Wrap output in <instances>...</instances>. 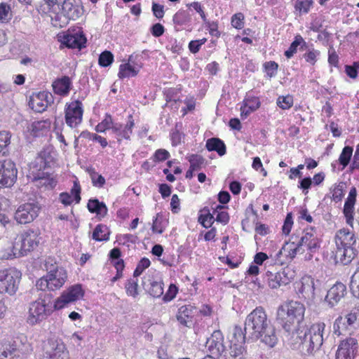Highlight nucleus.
<instances>
[{
    "instance_id": "f257e3e1",
    "label": "nucleus",
    "mask_w": 359,
    "mask_h": 359,
    "mask_svg": "<svg viewBox=\"0 0 359 359\" xmlns=\"http://www.w3.org/2000/svg\"><path fill=\"white\" fill-rule=\"evenodd\" d=\"M305 311L304 305L299 302H286L278 308L276 321L287 332L296 330L297 348L304 354L311 355L323 344L325 324L318 322L304 330L296 329L304 320Z\"/></svg>"
},
{
    "instance_id": "f03ea898",
    "label": "nucleus",
    "mask_w": 359,
    "mask_h": 359,
    "mask_svg": "<svg viewBox=\"0 0 359 359\" xmlns=\"http://www.w3.org/2000/svg\"><path fill=\"white\" fill-rule=\"evenodd\" d=\"M245 325V332H248L252 339H261L270 347H273L277 344L276 329L268 320L262 306L256 307L248 315Z\"/></svg>"
},
{
    "instance_id": "7ed1b4c3",
    "label": "nucleus",
    "mask_w": 359,
    "mask_h": 359,
    "mask_svg": "<svg viewBox=\"0 0 359 359\" xmlns=\"http://www.w3.org/2000/svg\"><path fill=\"white\" fill-rule=\"evenodd\" d=\"M40 240L39 231L33 229L24 230L17 234L11 247L0 252V257L2 259H12L26 256L38 248Z\"/></svg>"
},
{
    "instance_id": "20e7f679",
    "label": "nucleus",
    "mask_w": 359,
    "mask_h": 359,
    "mask_svg": "<svg viewBox=\"0 0 359 359\" xmlns=\"http://www.w3.org/2000/svg\"><path fill=\"white\" fill-rule=\"evenodd\" d=\"M320 247V240L316 235L314 227H306L302 232L301 237L296 234L291 236V242L286 243L283 248L285 252H288V256L294 257L297 254L306 252L308 259H311Z\"/></svg>"
},
{
    "instance_id": "39448f33",
    "label": "nucleus",
    "mask_w": 359,
    "mask_h": 359,
    "mask_svg": "<svg viewBox=\"0 0 359 359\" xmlns=\"http://www.w3.org/2000/svg\"><path fill=\"white\" fill-rule=\"evenodd\" d=\"M356 239L353 231L347 229L339 230L335 236L337 249L334 253L335 259L344 265L351 262L356 255L353 248Z\"/></svg>"
},
{
    "instance_id": "423d86ee",
    "label": "nucleus",
    "mask_w": 359,
    "mask_h": 359,
    "mask_svg": "<svg viewBox=\"0 0 359 359\" xmlns=\"http://www.w3.org/2000/svg\"><path fill=\"white\" fill-rule=\"evenodd\" d=\"M47 273L40 278L36 286L41 291H56L60 290L67 280V270L62 266L46 264Z\"/></svg>"
},
{
    "instance_id": "0eeeda50",
    "label": "nucleus",
    "mask_w": 359,
    "mask_h": 359,
    "mask_svg": "<svg viewBox=\"0 0 359 359\" xmlns=\"http://www.w3.org/2000/svg\"><path fill=\"white\" fill-rule=\"evenodd\" d=\"M55 310V302H47L45 299H38L29 305L26 321L29 325H36L45 320Z\"/></svg>"
},
{
    "instance_id": "6e6552de",
    "label": "nucleus",
    "mask_w": 359,
    "mask_h": 359,
    "mask_svg": "<svg viewBox=\"0 0 359 359\" xmlns=\"http://www.w3.org/2000/svg\"><path fill=\"white\" fill-rule=\"evenodd\" d=\"M21 278L22 273L15 267L0 269V294L15 295Z\"/></svg>"
},
{
    "instance_id": "1a4fd4ad",
    "label": "nucleus",
    "mask_w": 359,
    "mask_h": 359,
    "mask_svg": "<svg viewBox=\"0 0 359 359\" xmlns=\"http://www.w3.org/2000/svg\"><path fill=\"white\" fill-rule=\"evenodd\" d=\"M64 113L67 126L72 129L77 128L83 121L84 109L82 102L76 100L67 102Z\"/></svg>"
},
{
    "instance_id": "9d476101",
    "label": "nucleus",
    "mask_w": 359,
    "mask_h": 359,
    "mask_svg": "<svg viewBox=\"0 0 359 359\" xmlns=\"http://www.w3.org/2000/svg\"><path fill=\"white\" fill-rule=\"evenodd\" d=\"M57 40L61 44L68 48L81 50L86 47L87 39L83 32L68 29L67 32L57 35Z\"/></svg>"
},
{
    "instance_id": "9b49d317",
    "label": "nucleus",
    "mask_w": 359,
    "mask_h": 359,
    "mask_svg": "<svg viewBox=\"0 0 359 359\" xmlns=\"http://www.w3.org/2000/svg\"><path fill=\"white\" fill-rule=\"evenodd\" d=\"M53 95L48 91L32 93L28 99V106L36 113H43L53 103Z\"/></svg>"
},
{
    "instance_id": "f8f14e48",
    "label": "nucleus",
    "mask_w": 359,
    "mask_h": 359,
    "mask_svg": "<svg viewBox=\"0 0 359 359\" xmlns=\"http://www.w3.org/2000/svg\"><path fill=\"white\" fill-rule=\"evenodd\" d=\"M85 291L81 284H75L69 287L65 290L60 297L55 299V308L62 309L72 302H76L82 299L84 296Z\"/></svg>"
},
{
    "instance_id": "ddd939ff",
    "label": "nucleus",
    "mask_w": 359,
    "mask_h": 359,
    "mask_svg": "<svg viewBox=\"0 0 359 359\" xmlns=\"http://www.w3.org/2000/svg\"><path fill=\"white\" fill-rule=\"evenodd\" d=\"M18 170L9 159L0 161V188L11 187L17 180Z\"/></svg>"
},
{
    "instance_id": "4468645a",
    "label": "nucleus",
    "mask_w": 359,
    "mask_h": 359,
    "mask_svg": "<svg viewBox=\"0 0 359 359\" xmlns=\"http://www.w3.org/2000/svg\"><path fill=\"white\" fill-rule=\"evenodd\" d=\"M40 208L35 203H27L18 207L14 218L17 223L27 224L32 222L39 215Z\"/></svg>"
},
{
    "instance_id": "2eb2a0df",
    "label": "nucleus",
    "mask_w": 359,
    "mask_h": 359,
    "mask_svg": "<svg viewBox=\"0 0 359 359\" xmlns=\"http://www.w3.org/2000/svg\"><path fill=\"white\" fill-rule=\"evenodd\" d=\"M358 348V341L353 337L342 340L336 352V359H355Z\"/></svg>"
},
{
    "instance_id": "dca6fc26",
    "label": "nucleus",
    "mask_w": 359,
    "mask_h": 359,
    "mask_svg": "<svg viewBox=\"0 0 359 359\" xmlns=\"http://www.w3.org/2000/svg\"><path fill=\"white\" fill-rule=\"evenodd\" d=\"M198 309L196 306L187 304L178 308L175 317L182 326L189 328L194 325Z\"/></svg>"
},
{
    "instance_id": "f3484780",
    "label": "nucleus",
    "mask_w": 359,
    "mask_h": 359,
    "mask_svg": "<svg viewBox=\"0 0 359 359\" xmlns=\"http://www.w3.org/2000/svg\"><path fill=\"white\" fill-rule=\"evenodd\" d=\"M43 355L49 359H64L66 355V348L62 342L49 339L43 343Z\"/></svg>"
},
{
    "instance_id": "a211bd4d",
    "label": "nucleus",
    "mask_w": 359,
    "mask_h": 359,
    "mask_svg": "<svg viewBox=\"0 0 359 359\" xmlns=\"http://www.w3.org/2000/svg\"><path fill=\"white\" fill-rule=\"evenodd\" d=\"M224 335L220 330H215L206 341V347L210 353L209 356L214 358L219 357L225 351Z\"/></svg>"
},
{
    "instance_id": "6ab92c4d",
    "label": "nucleus",
    "mask_w": 359,
    "mask_h": 359,
    "mask_svg": "<svg viewBox=\"0 0 359 359\" xmlns=\"http://www.w3.org/2000/svg\"><path fill=\"white\" fill-rule=\"evenodd\" d=\"M289 269H284L275 273L266 271V276L268 286L271 289H277L281 285H287L292 278L291 276H289Z\"/></svg>"
},
{
    "instance_id": "aec40b11",
    "label": "nucleus",
    "mask_w": 359,
    "mask_h": 359,
    "mask_svg": "<svg viewBox=\"0 0 359 359\" xmlns=\"http://www.w3.org/2000/svg\"><path fill=\"white\" fill-rule=\"evenodd\" d=\"M134 127L135 120L132 114L128 116V121L125 126H123L121 123H115L112 128V132L115 134L117 142H121L123 140H130Z\"/></svg>"
},
{
    "instance_id": "412c9836",
    "label": "nucleus",
    "mask_w": 359,
    "mask_h": 359,
    "mask_svg": "<svg viewBox=\"0 0 359 359\" xmlns=\"http://www.w3.org/2000/svg\"><path fill=\"white\" fill-rule=\"evenodd\" d=\"M61 6L60 10L63 15L72 20L79 19L82 13L80 6L76 4V0H61L55 6Z\"/></svg>"
},
{
    "instance_id": "4be33fe9",
    "label": "nucleus",
    "mask_w": 359,
    "mask_h": 359,
    "mask_svg": "<svg viewBox=\"0 0 359 359\" xmlns=\"http://www.w3.org/2000/svg\"><path fill=\"white\" fill-rule=\"evenodd\" d=\"M81 187L76 179L73 182V187L70 189V193L65 191L59 194V201L65 206L72 205L74 201L76 204L79 203L81 200Z\"/></svg>"
},
{
    "instance_id": "5701e85b",
    "label": "nucleus",
    "mask_w": 359,
    "mask_h": 359,
    "mask_svg": "<svg viewBox=\"0 0 359 359\" xmlns=\"http://www.w3.org/2000/svg\"><path fill=\"white\" fill-rule=\"evenodd\" d=\"M294 289L298 294L304 298H310L314 295V280L311 276H304L294 284Z\"/></svg>"
},
{
    "instance_id": "b1692460",
    "label": "nucleus",
    "mask_w": 359,
    "mask_h": 359,
    "mask_svg": "<svg viewBox=\"0 0 359 359\" xmlns=\"http://www.w3.org/2000/svg\"><path fill=\"white\" fill-rule=\"evenodd\" d=\"M261 106V102L259 97L252 95L248 93L241 105V116L247 118L252 112L257 111Z\"/></svg>"
},
{
    "instance_id": "393cba45",
    "label": "nucleus",
    "mask_w": 359,
    "mask_h": 359,
    "mask_svg": "<svg viewBox=\"0 0 359 359\" xmlns=\"http://www.w3.org/2000/svg\"><path fill=\"white\" fill-rule=\"evenodd\" d=\"M142 285L153 297H160L163 294V282L155 280L151 275H146L142 278Z\"/></svg>"
},
{
    "instance_id": "a878e982",
    "label": "nucleus",
    "mask_w": 359,
    "mask_h": 359,
    "mask_svg": "<svg viewBox=\"0 0 359 359\" xmlns=\"http://www.w3.org/2000/svg\"><path fill=\"white\" fill-rule=\"evenodd\" d=\"M346 294V286L341 282H337L327 291L325 297L326 300L330 304H335L339 302Z\"/></svg>"
},
{
    "instance_id": "bb28decb",
    "label": "nucleus",
    "mask_w": 359,
    "mask_h": 359,
    "mask_svg": "<svg viewBox=\"0 0 359 359\" xmlns=\"http://www.w3.org/2000/svg\"><path fill=\"white\" fill-rule=\"evenodd\" d=\"M72 81L68 76L56 79L52 84L53 92L60 96L68 95L72 88Z\"/></svg>"
},
{
    "instance_id": "cd10ccee",
    "label": "nucleus",
    "mask_w": 359,
    "mask_h": 359,
    "mask_svg": "<svg viewBox=\"0 0 359 359\" xmlns=\"http://www.w3.org/2000/svg\"><path fill=\"white\" fill-rule=\"evenodd\" d=\"M87 208L90 213L95 214L97 220L101 221L108 213L106 204L97 198H90L87 203Z\"/></svg>"
},
{
    "instance_id": "c85d7f7f",
    "label": "nucleus",
    "mask_w": 359,
    "mask_h": 359,
    "mask_svg": "<svg viewBox=\"0 0 359 359\" xmlns=\"http://www.w3.org/2000/svg\"><path fill=\"white\" fill-rule=\"evenodd\" d=\"M13 0H0V24H8L13 18Z\"/></svg>"
},
{
    "instance_id": "c756f323",
    "label": "nucleus",
    "mask_w": 359,
    "mask_h": 359,
    "mask_svg": "<svg viewBox=\"0 0 359 359\" xmlns=\"http://www.w3.org/2000/svg\"><path fill=\"white\" fill-rule=\"evenodd\" d=\"M247 351L243 344H234V340H230L229 350L225 353L226 359H245Z\"/></svg>"
},
{
    "instance_id": "7c9ffc66",
    "label": "nucleus",
    "mask_w": 359,
    "mask_h": 359,
    "mask_svg": "<svg viewBox=\"0 0 359 359\" xmlns=\"http://www.w3.org/2000/svg\"><path fill=\"white\" fill-rule=\"evenodd\" d=\"M50 127L51 121L47 118L32 122L29 130L33 136L39 137L46 134L50 130Z\"/></svg>"
},
{
    "instance_id": "2f4dec72",
    "label": "nucleus",
    "mask_w": 359,
    "mask_h": 359,
    "mask_svg": "<svg viewBox=\"0 0 359 359\" xmlns=\"http://www.w3.org/2000/svg\"><path fill=\"white\" fill-rule=\"evenodd\" d=\"M205 148L209 151H216L220 156H224L226 152L224 142L218 137L208 139L205 143Z\"/></svg>"
},
{
    "instance_id": "473e14b6",
    "label": "nucleus",
    "mask_w": 359,
    "mask_h": 359,
    "mask_svg": "<svg viewBox=\"0 0 359 359\" xmlns=\"http://www.w3.org/2000/svg\"><path fill=\"white\" fill-rule=\"evenodd\" d=\"M110 230L107 225L103 224H99L95 227L93 233L92 239L101 242L107 241L109 240Z\"/></svg>"
},
{
    "instance_id": "72a5a7b5",
    "label": "nucleus",
    "mask_w": 359,
    "mask_h": 359,
    "mask_svg": "<svg viewBox=\"0 0 359 359\" xmlns=\"http://www.w3.org/2000/svg\"><path fill=\"white\" fill-rule=\"evenodd\" d=\"M139 69L132 66L129 62L120 65L118 76L120 79L136 76Z\"/></svg>"
},
{
    "instance_id": "f704fd0d",
    "label": "nucleus",
    "mask_w": 359,
    "mask_h": 359,
    "mask_svg": "<svg viewBox=\"0 0 359 359\" xmlns=\"http://www.w3.org/2000/svg\"><path fill=\"white\" fill-rule=\"evenodd\" d=\"M86 171L89 175L93 187L97 188H102L104 187L106 182L105 179L102 175L99 174L96 171L95 168L92 166L88 167L86 169Z\"/></svg>"
},
{
    "instance_id": "c9c22d12",
    "label": "nucleus",
    "mask_w": 359,
    "mask_h": 359,
    "mask_svg": "<svg viewBox=\"0 0 359 359\" xmlns=\"http://www.w3.org/2000/svg\"><path fill=\"white\" fill-rule=\"evenodd\" d=\"M198 222L203 227L206 229L211 227V226L213 224L215 218L213 215L210 212V210L208 207H205L200 210Z\"/></svg>"
},
{
    "instance_id": "e433bc0d",
    "label": "nucleus",
    "mask_w": 359,
    "mask_h": 359,
    "mask_svg": "<svg viewBox=\"0 0 359 359\" xmlns=\"http://www.w3.org/2000/svg\"><path fill=\"white\" fill-rule=\"evenodd\" d=\"M34 178L41 180V184L48 189H54L57 184V177L53 174L42 172L35 176Z\"/></svg>"
},
{
    "instance_id": "4c0bfd02",
    "label": "nucleus",
    "mask_w": 359,
    "mask_h": 359,
    "mask_svg": "<svg viewBox=\"0 0 359 359\" xmlns=\"http://www.w3.org/2000/svg\"><path fill=\"white\" fill-rule=\"evenodd\" d=\"M353 151V148L351 146H346L343 148L338 158L339 163L342 166L341 170L345 169L350 163Z\"/></svg>"
},
{
    "instance_id": "58836bf2",
    "label": "nucleus",
    "mask_w": 359,
    "mask_h": 359,
    "mask_svg": "<svg viewBox=\"0 0 359 359\" xmlns=\"http://www.w3.org/2000/svg\"><path fill=\"white\" fill-rule=\"evenodd\" d=\"M168 221H166L162 213H157L154 219L153 220L151 229L154 233H162L166 227Z\"/></svg>"
},
{
    "instance_id": "ea45409f",
    "label": "nucleus",
    "mask_w": 359,
    "mask_h": 359,
    "mask_svg": "<svg viewBox=\"0 0 359 359\" xmlns=\"http://www.w3.org/2000/svg\"><path fill=\"white\" fill-rule=\"evenodd\" d=\"M189 162V168L195 171L200 170L205 164V158L199 154H191L187 158Z\"/></svg>"
},
{
    "instance_id": "a19ab883",
    "label": "nucleus",
    "mask_w": 359,
    "mask_h": 359,
    "mask_svg": "<svg viewBox=\"0 0 359 359\" xmlns=\"http://www.w3.org/2000/svg\"><path fill=\"white\" fill-rule=\"evenodd\" d=\"M172 20L175 25L182 26L190 22L191 17L187 11L180 10L173 15Z\"/></svg>"
},
{
    "instance_id": "79ce46f5",
    "label": "nucleus",
    "mask_w": 359,
    "mask_h": 359,
    "mask_svg": "<svg viewBox=\"0 0 359 359\" xmlns=\"http://www.w3.org/2000/svg\"><path fill=\"white\" fill-rule=\"evenodd\" d=\"M113 118L109 114H106L104 119L95 126L97 133H104L106 130L111 129L114 127Z\"/></svg>"
},
{
    "instance_id": "37998d69",
    "label": "nucleus",
    "mask_w": 359,
    "mask_h": 359,
    "mask_svg": "<svg viewBox=\"0 0 359 359\" xmlns=\"http://www.w3.org/2000/svg\"><path fill=\"white\" fill-rule=\"evenodd\" d=\"M138 280L137 279L130 278L127 280L125 285L126 292L128 296L137 297L139 294L138 292Z\"/></svg>"
},
{
    "instance_id": "c03bdc74",
    "label": "nucleus",
    "mask_w": 359,
    "mask_h": 359,
    "mask_svg": "<svg viewBox=\"0 0 359 359\" xmlns=\"http://www.w3.org/2000/svg\"><path fill=\"white\" fill-rule=\"evenodd\" d=\"M276 104L283 110L290 109L294 104V97L290 94L280 95L277 98Z\"/></svg>"
},
{
    "instance_id": "a18cd8bd",
    "label": "nucleus",
    "mask_w": 359,
    "mask_h": 359,
    "mask_svg": "<svg viewBox=\"0 0 359 359\" xmlns=\"http://www.w3.org/2000/svg\"><path fill=\"white\" fill-rule=\"evenodd\" d=\"M32 165L33 168H35L39 171L46 168L48 165V161L46 158V152L41 151L39 153L34 161L32 163Z\"/></svg>"
},
{
    "instance_id": "49530a36",
    "label": "nucleus",
    "mask_w": 359,
    "mask_h": 359,
    "mask_svg": "<svg viewBox=\"0 0 359 359\" xmlns=\"http://www.w3.org/2000/svg\"><path fill=\"white\" fill-rule=\"evenodd\" d=\"M15 343L4 342L0 348V359H6L11 356L16 351Z\"/></svg>"
},
{
    "instance_id": "de8ad7c7",
    "label": "nucleus",
    "mask_w": 359,
    "mask_h": 359,
    "mask_svg": "<svg viewBox=\"0 0 359 359\" xmlns=\"http://www.w3.org/2000/svg\"><path fill=\"white\" fill-rule=\"evenodd\" d=\"M114 60L112 53L109 50L102 52L98 58V64L102 67H107L110 66Z\"/></svg>"
},
{
    "instance_id": "09e8293b",
    "label": "nucleus",
    "mask_w": 359,
    "mask_h": 359,
    "mask_svg": "<svg viewBox=\"0 0 359 359\" xmlns=\"http://www.w3.org/2000/svg\"><path fill=\"white\" fill-rule=\"evenodd\" d=\"M212 209H214V212H217L216 218L215 219V221L224 225L229 222V213L226 211L223 210L224 206L222 205H216L215 208L212 207Z\"/></svg>"
},
{
    "instance_id": "8fccbe9b",
    "label": "nucleus",
    "mask_w": 359,
    "mask_h": 359,
    "mask_svg": "<svg viewBox=\"0 0 359 359\" xmlns=\"http://www.w3.org/2000/svg\"><path fill=\"white\" fill-rule=\"evenodd\" d=\"M344 182H339L335 184L331 190L332 200L335 203L340 202L344 196Z\"/></svg>"
},
{
    "instance_id": "3c124183",
    "label": "nucleus",
    "mask_w": 359,
    "mask_h": 359,
    "mask_svg": "<svg viewBox=\"0 0 359 359\" xmlns=\"http://www.w3.org/2000/svg\"><path fill=\"white\" fill-rule=\"evenodd\" d=\"M182 90L181 86L179 88H168L165 89L164 95L166 103L172 102V101L180 100L179 94Z\"/></svg>"
},
{
    "instance_id": "603ef678",
    "label": "nucleus",
    "mask_w": 359,
    "mask_h": 359,
    "mask_svg": "<svg viewBox=\"0 0 359 359\" xmlns=\"http://www.w3.org/2000/svg\"><path fill=\"white\" fill-rule=\"evenodd\" d=\"M313 0H298L295 3L294 9L296 11H298L300 14H306L309 12L311 8L313 6Z\"/></svg>"
},
{
    "instance_id": "864d4df0",
    "label": "nucleus",
    "mask_w": 359,
    "mask_h": 359,
    "mask_svg": "<svg viewBox=\"0 0 359 359\" xmlns=\"http://www.w3.org/2000/svg\"><path fill=\"white\" fill-rule=\"evenodd\" d=\"M278 67V64L275 61H269L263 64L264 72L266 73V76L270 79L276 76Z\"/></svg>"
},
{
    "instance_id": "5fc2aeb1",
    "label": "nucleus",
    "mask_w": 359,
    "mask_h": 359,
    "mask_svg": "<svg viewBox=\"0 0 359 359\" xmlns=\"http://www.w3.org/2000/svg\"><path fill=\"white\" fill-rule=\"evenodd\" d=\"M304 42V39L302 36L299 34H297L294 37V40L290 44L289 48L285 51V55L287 58H291L294 53H297V47L301 44V43Z\"/></svg>"
},
{
    "instance_id": "6e6d98bb",
    "label": "nucleus",
    "mask_w": 359,
    "mask_h": 359,
    "mask_svg": "<svg viewBox=\"0 0 359 359\" xmlns=\"http://www.w3.org/2000/svg\"><path fill=\"white\" fill-rule=\"evenodd\" d=\"M359 318V302L351 309L348 313L346 315V319L348 325H353Z\"/></svg>"
},
{
    "instance_id": "4d7b16f0",
    "label": "nucleus",
    "mask_w": 359,
    "mask_h": 359,
    "mask_svg": "<svg viewBox=\"0 0 359 359\" xmlns=\"http://www.w3.org/2000/svg\"><path fill=\"white\" fill-rule=\"evenodd\" d=\"M349 287L353 295L359 298V271L352 275Z\"/></svg>"
},
{
    "instance_id": "13d9d810",
    "label": "nucleus",
    "mask_w": 359,
    "mask_h": 359,
    "mask_svg": "<svg viewBox=\"0 0 359 359\" xmlns=\"http://www.w3.org/2000/svg\"><path fill=\"white\" fill-rule=\"evenodd\" d=\"M137 236L130 233L119 234L116 236V241L119 245L129 246L130 243H135Z\"/></svg>"
},
{
    "instance_id": "bf43d9fd",
    "label": "nucleus",
    "mask_w": 359,
    "mask_h": 359,
    "mask_svg": "<svg viewBox=\"0 0 359 359\" xmlns=\"http://www.w3.org/2000/svg\"><path fill=\"white\" fill-rule=\"evenodd\" d=\"M170 157L168 151L165 149H158L155 151L151 158L155 163L162 162L168 160Z\"/></svg>"
},
{
    "instance_id": "052dcab7",
    "label": "nucleus",
    "mask_w": 359,
    "mask_h": 359,
    "mask_svg": "<svg viewBox=\"0 0 359 359\" xmlns=\"http://www.w3.org/2000/svg\"><path fill=\"white\" fill-rule=\"evenodd\" d=\"M297 221L302 222L305 221L308 223H311L313 221V217L309 213L308 209L304 206L300 207L297 210Z\"/></svg>"
},
{
    "instance_id": "680f3d73",
    "label": "nucleus",
    "mask_w": 359,
    "mask_h": 359,
    "mask_svg": "<svg viewBox=\"0 0 359 359\" xmlns=\"http://www.w3.org/2000/svg\"><path fill=\"white\" fill-rule=\"evenodd\" d=\"M231 25L237 29H241L244 27L245 16L242 13H236L232 15L231 20Z\"/></svg>"
},
{
    "instance_id": "e2e57ef3",
    "label": "nucleus",
    "mask_w": 359,
    "mask_h": 359,
    "mask_svg": "<svg viewBox=\"0 0 359 359\" xmlns=\"http://www.w3.org/2000/svg\"><path fill=\"white\" fill-rule=\"evenodd\" d=\"M179 289L178 287L173 283H171L168 290L166 291L165 294L163 296V300L164 302H169L174 299L177 293H178Z\"/></svg>"
},
{
    "instance_id": "0e129e2a",
    "label": "nucleus",
    "mask_w": 359,
    "mask_h": 359,
    "mask_svg": "<svg viewBox=\"0 0 359 359\" xmlns=\"http://www.w3.org/2000/svg\"><path fill=\"white\" fill-rule=\"evenodd\" d=\"M11 134L8 131H0V148L3 151H6L7 147L11 144Z\"/></svg>"
},
{
    "instance_id": "69168bd1",
    "label": "nucleus",
    "mask_w": 359,
    "mask_h": 359,
    "mask_svg": "<svg viewBox=\"0 0 359 359\" xmlns=\"http://www.w3.org/2000/svg\"><path fill=\"white\" fill-rule=\"evenodd\" d=\"M207 41L206 38H203L198 40H192L189 43L188 47L189 50L191 53L196 54L197 53L201 46L205 44Z\"/></svg>"
},
{
    "instance_id": "338daca9",
    "label": "nucleus",
    "mask_w": 359,
    "mask_h": 359,
    "mask_svg": "<svg viewBox=\"0 0 359 359\" xmlns=\"http://www.w3.org/2000/svg\"><path fill=\"white\" fill-rule=\"evenodd\" d=\"M320 55V51L318 50H309L303 55L305 61L310 65L314 66L317 62V57Z\"/></svg>"
},
{
    "instance_id": "774afa93",
    "label": "nucleus",
    "mask_w": 359,
    "mask_h": 359,
    "mask_svg": "<svg viewBox=\"0 0 359 359\" xmlns=\"http://www.w3.org/2000/svg\"><path fill=\"white\" fill-rule=\"evenodd\" d=\"M293 226V218H292V213L288 212L286 215V217L285 219L283 227H282V231L283 233L285 236H287L290 234L291 229Z\"/></svg>"
}]
</instances>
